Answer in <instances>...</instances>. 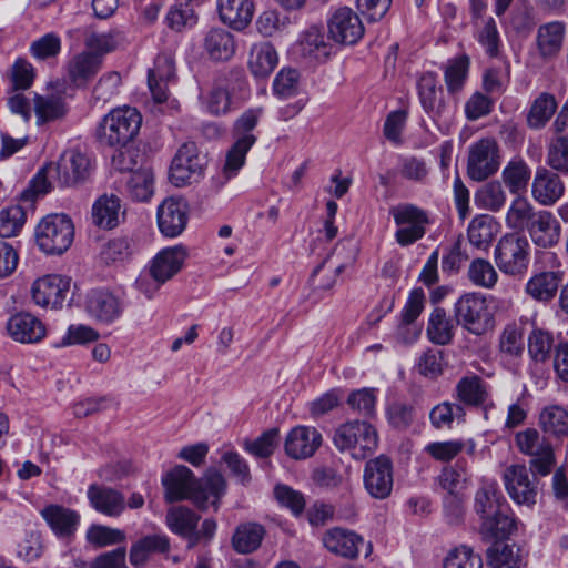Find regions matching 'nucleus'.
I'll use <instances>...</instances> for the list:
<instances>
[{
	"mask_svg": "<svg viewBox=\"0 0 568 568\" xmlns=\"http://www.w3.org/2000/svg\"><path fill=\"white\" fill-rule=\"evenodd\" d=\"M221 21L234 30L245 29L254 14L253 0H217Z\"/></svg>",
	"mask_w": 568,
	"mask_h": 568,
	"instance_id": "obj_29",
	"label": "nucleus"
},
{
	"mask_svg": "<svg viewBox=\"0 0 568 568\" xmlns=\"http://www.w3.org/2000/svg\"><path fill=\"white\" fill-rule=\"evenodd\" d=\"M565 194V184L558 173L538 168L531 183V196L542 206H552Z\"/></svg>",
	"mask_w": 568,
	"mask_h": 568,
	"instance_id": "obj_22",
	"label": "nucleus"
},
{
	"mask_svg": "<svg viewBox=\"0 0 568 568\" xmlns=\"http://www.w3.org/2000/svg\"><path fill=\"white\" fill-rule=\"evenodd\" d=\"M322 444V435L314 427L296 426L287 434L285 452L293 459H306L315 454Z\"/></svg>",
	"mask_w": 568,
	"mask_h": 568,
	"instance_id": "obj_23",
	"label": "nucleus"
},
{
	"mask_svg": "<svg viewBox=\"0 0 568 568\" xmlns=\"http://www.w3.org/2000/svg\"><path fill=\"white\" fill-rule=\"evenodd\" d=\"M84 310L88 315L102 324L110 325L123 313V301L108 288L90 290L84 297Z\"/></svg>",
	"mask_w": 568,
	"mask_h": 568,
	"instance_id": "obj_14",
	"label": "nucleus"
},
{
	"mask_svg": "<svg viewBox=\"0 0 568 568\" xmlns=\"http://www.w3.org/2000/svg\"><path fill=\"white\" fill-rule=\"evenodd\" d=\"M557 110V101L550 93L544 92L532 102L527 114L529 128L542 129Z\"/></svg>",
	"mask_w": 568,
	"mask_h": 568,
	"instance_id": "obj_46",
	"label": "nucleus"
},
{
	"mask_svg": "<svg viewBox=\"0 0 568 568\" xmlns=\"http://www.w3.org/2000/svg\"><path fill=\"white\" fill-rule=\"evenodd\" d=\"M175 77L174 59L169 53H161L154 60V67L149 70L148 85L155 102L162 103L168 99V83Z\"/></svg>",
	"mask_w": 568,
	"mask_h": 568,
	"instance_id": "obj_24",
	"label": "nucleus"
},
{
	"mask_svg": "<svg viewBox=\"0 0 568 568\" xmlns=\"http://www.w3.org/2000/svg\"><path fill=\"white\" fill-rule=\"evenodd\" d=\"M200 516L185 506H176L169 509L166 525L176 535L190 534L196 529Z\"/></svg>",
	"mask_w": 568,
	"mask_h": 568,
	"instance_id": "obj_53",
	"label": "nucleus"
},
{
	"mask_svg": "<svg viewBox=\"0 0 568 568\" xmlns=\"http://www.w3.org/2000/svg\"><path fill=\"white\" fill-rule=\"evenodd\" d=\"M165 499L169 503L191 500L200 510L212 506L220 507V499L225 494L226 480L219 471H207L199 480L194 473L184 465H176L162 477Z\"/></svg>",
	"mask_w": 568,
	"mask_h": 568,
	"instance_id": "obj_1",
	"label": "nucleus"
},
{
	"mask_svg": "<svg viewBox=\"0 0 568 568\" xmlns=\"http://www.w3.org/2000/svg\"><path fill=\"white\" fill-rule=\"evenodd\" d=\"M333 443L341 453H348L354 459L363 460L378 446V434L366 420H348L334 432Z\"/></svg>",
	"mask_w": 568,
	"mask_h": 568,
	"instance_id": "obj_3",
	"label": "nucleus"
},
{
	"mask_svg": "<svg viewBox=\"0 0 568 568\" xmlns=\"http://www.w3.org/2000/svg\"><path fill=\"white\" fill-rule=\"evenodd\" d=\"M530 244L526 236L516 233L503 236L495 248V262L507 275H523L529 264Z\"/></svg>",
	"mask_w": 568,
	"mask_h": 568,
	"instance_id": "obj_9",
	"label": "nucleus"
},
{
	"mask_svg": "<svg viewBox=\"0 0 568 568\" xmlns=\"http://www.w3.org/2000/svg\"><path fill=\"white\" fill-rule=\"evenodd\" d=\"M499 166V146L495 139L483 138L469 146L467 174L473 181H485L494 175Z\"/></svg>",
	"mask_w": 568,
	"mask_h": 568,
	"instance_id": "obj_11",
	"label": "nucleus"
},
{
	"mask_svg": "<svg viewBox=\"0 0 568 568\" xmlns=\"http://www.w3.org/2000/svg\"><path fill=\"white\" fill-rule=\"evenodd\" d=\"M507 195L498 181L488 182L475 193V204L490 212L500 211L506 204Z\"/></svg>",
	"mask_w": 568,
	"mask_h": 568,
	"instance_id": "obj_51",
	"label": "nucleus"
},
{
	"mask_svg": "<svg viewBox=\"0 0 568 568\" xmlns=\"http://www.w3.org/2000/svg\"><path fill=\"white\" fill-rule=\"evenodd\" d=\"M328 37L341 44H354L364 34L358 14L348 7H339L327 18Z\"/></svg>",
	"mask_w": 568,
	"mask_h": 568,
	"instance_id": "obj_16",
	"label": "nucleus"
},
{
	"mask_svg": "<svg viewBox=\"0 0 568 568\" xmlns=\"http://www.w3.org/2000/svg\"><path fill=\"white\" fill-rule=\"evenodd\" d=\"M300 54L317 62L325 61L331 54V44L325 40L324 33L318 27H310L297 42Z\"/></svg>",
	"mask_w": 568,
	"mask_h": 568,
	"instance_id": "obj_34",
	"label": "nucleus"
},
{
	"mask_svg": "<svg viewBox=\"0 0 568 568\" xmlns=\"http://www.w3.org/2000/svg\"><path fill=\"white\" fill-rule=\"evenodd\" d=\"M70 288V278L49 274L36 280L31 285V297L40 307L62 308Z\"/></svg>",
	"mask_w": 568,
	"mask_h": 568,
	"instance_id": "obj_17",
	"label": "nucleus"
},
{
	"mask_svg": "<svg viewBox=\"0 0 568 568\" xmlns=\"http://www.w3.org/2000/svg\"><path fill=\"white\" fill-rule=\"evenodd\" d=\"M6 331L14 342L21 344L39 343L47 334L42 321L29 312L11 315L7 321Z\"/></svg>",
	"mask_w": 568,
	"mask_h": 568,
	"instance_id": "obj_21",
	"label": "nucleus"
},
{
	"mask_svg": "<svg viewBox=\"0 0 568 568\" xmlns=\"http://www.w3.org/2000/svg\"><path fill=\"white\" fill-rule=\"evenodd\" d=\"M41 516L59 537L71 534V510L60 505H49L41 510Z\"/></svg>",
	"mask_w": 568,
	"mask_h": 568,
	"instance_id": "obj_57",
	"label": "nucleus"
},
{
	"mask_svg": "<svg viewBox=\"0 0 568 568\" xmlns=\"http://www.w3.org/2000/svg\"><path fill=\"white\" fill-rule=\"evenodd\" d=\"M467 275L474 285L483 288H493L498 281V274L493 264L484 258L473 260Z\"/></svg>",
	"mask_w": 568,
	"mask_h": 568,
	"instance_id": "obj_60",
	"label": "nucleus"
},
{
	"mask_svg": "<svg viewBox=\"0 0 568 568\" xmlns=\"http://www.w3.org/2000/svg\"><path fill=\"white\" fill-rule=\"evenodd\" d=\"M102 62L98 55L87 51L73 58V88L85 87L100 71Z\"/></svg>",
	"mask_w": 568,
	"mask_h": 568,
	"instance_id": "obj_47",
	"label": "nucleus"
},
{
	"mask_svg": "<svg viewBox=\"0 0 568 568\" xmlns=\"http://www.w3.org/2000/svg\"><path fill=\"white\" fill-rule=\"evenodd\" d=\"M154 192V175L150 169H140L130 174L126 181V193L138 202L149 201Z\"/></svg>",
	"mask_w": 568,
	"mask_h": 568,
	"instance_id": "obj_48",
	"label": "nucleus"
},
{
	"mask_svg": "<svg viewBox=\"0 0 568 568\" xmlns=\"http://www.w3.org/2000/svg\"><path fill=\"white\" fill-rule=\"evenodd\" d=\"M141 124L142 115L135 108H115L99 123L97 139L104 146H126L138 135Z\"/></svg>",
	"mask_w": 568,
	"mask_h": 568,
	"instance_id": "obj_2",
	"label": "nucleus"
},
{
	"mask_svg": "<svg viewBox=\"0 0 568 568\" xmlns=\"http://www.w3.org/2000/svg\"><path fill=\"white\" fill-rule=\"evenodd\" d=\"M499 230L500 225L494 216L479 214L470 221L467 227V237L474 247L486 251Z\"/></svg>",
	"mask_w": 568,
	"mask_h": 568,
	"instance_id": "obj_33",
	"label": "nucleus"
},
{
	"mask_svg": "<svg viewBox=\"0 0 568 568\" xmlns=\"http://www.w3.org/2000/svg\"><path fill=\"white\" fill-rule=\"evenodd\" d=\"M541 430L551 437L568 436V408L559 404H549L541 408L538 417Z\"/></svg>",
	"mask_w": 568,
	"mask_h": 568,
	"instance_id": "obj_36",
	"label": "nucleus"
},
{
	"mask_svg": "<svg viewBox=\"0 0 568 568\" xmlns=\"http://www.w3.org/2000/svg\"><path fill=\"white\" fill-rule=\"evenodd\" d=\"M204 171V161L193 142L181 145L170 166V181L178 187L196 182Z\"/></svg>",
	"mask_w": 568,
	"mask_h": 568,
	"instance_id": "obj_13",
	"label": "nucleus"
},
{
	"mask_svg": "<svg viewBox=\"0 0 568 568\" xmlns=\"http://www.w3.org/2000/svg\"><path fill=\"white\" fill-rule=\"evenodd\" d=\"M88 497L94 509L106 516H119L125 508L123 495L109 487L90 486Z\"/></svg>",
	"mask_w": 568,
	"mask_h": 568,
	"instance_id": "obj_35",
	"label": "nucleus"
},
{
	"mask_svg": "<svg viewBox=\"0 0 568 568\" xmlns=\"http://www.w3.org/2000/svg\"><path fill=\"white\" fill-rule=\"evenodd\" d=\"M121 203L116 195L104 194L92 205L93 224L100 229L112 230L120 223Z\"/></svg>",
	"mask_w": 568,
	"mask_h": 568,
	"instance_id": "obj_38",
	"label": "nucleus"
},
{
	"mask_svg": "<svg viewBox=\"0 0 568 568\" xmlns=\"http://www.w3.org/2000/svg\"><path fill=\"white\" fill-rule=\"evenodd\" d=\"M186 255V250L182 245L161 250L150 263L149 275L141 274L138 277V290L151 297L162 284L181 271Z\"/></svg>",
	"mask_w": 568,
	"mask_h": 568,
	"instance_id": "obj_4",
	"label": "nucleus"
},
{
	"mask_svg": "<svg viewBox=\"0 0 568 568\" xmlns=\"http://www.w3.org/2000/svg\"><path fill=\"white\" fill-rule=\"evenodd\" d=\"M397 226L395 240L400 246H409L427 232L430 224L429 214L424 209L413 203H400L389 210Z\"/></svg>",
	"mask_w": 568,
	"mask_h": 568,
	"instance_id": "obj_6",
	"label": "nucleus"
},
{
	"mask_svg": "<svg viewBox=\"0 0 568 568\" xmlns=\"http://www.w3.org/2000/svg\"><path fill=\"white\" fill-rule=\"evenodd\" d=\"M156 220L160 232L166 237L179 236L186 227L189 205L181 197H168L158 206Z\"/></svg>",
	"mask_w": 568,
	"mask_h": 568,
	"instance_id": "obj_19",
	"label": "nucleus"
},
{
	"mask_svg": "<svg viewBox=\"0 0 568 568\" xmlns=\"http://www.w3.org/2000/svg\"><path fill=\"white\" fill-rule=\"evenodd\" d=\"M444 568H483V560L471 548L462 546L448 552Z\"/></svg>",
	"mask_w": 568,
	"mask_h": 568,
	"instance_id": "obj_64",
	"label": "nucleus"
},
{
	"mask_svg": "<svg viewBox=\"0 0 568 568\" xmlns=\"http://www.w3.org/2000/svg\"><path fill=\"white\" fill-rule=\"evenodd\" d=\"M134 253V242L125 236L105 242L99 252V262L103 265H119L128 262Z\"/></svg>",
	"mask_w": 568,
	"mask_h": 568,
	"instance_id": "obj_40",
	"label": "nucleus"
},
{
	"mask_svg": "<svg viewBox=\"0 0 568 568\" xmlns=\"http://www.w3.org/2000/svg\"><path fill=\"white\" fill-rule=\"evenodd\" d=\"M377 389L364 387L353 390L347 397V405L365 418H372L376 413Z\"/></svg>",
	"mask_w": 568,
	"mask_h": 568,
	"instance_id": "obj_61",
	"label": "nucleus"
},
{
	"mask_svg": "<svg viewBox=\"0 0 568 568\" xmlns=\"http://www.w3.org/2000/svg\"><path fill=\"white\" fill-rule=\"evenodd\" d=\"M165 21L171 29L182 31L185 28L194 27L197 22V16L193 4L189 2H179L170 8L166 13Z\"/></svg>",
	"mask_w": 568,
	"mask_h": 568,
	"instance_id": "obj_63",
	"label": "nucleus"
},
{
	"mask_svg": "<svg viewBox=\"0 0 568 568\" xmlns=\"http://www.w3.org/2000/svg\"><path fill=\"white\" fill-rule=\"evenodd\" d=\"M487 560L490 568H523L524 552L515 544H494L487 550Z\"/></svg>",
	"mask_w": 568,
	"mask_h": 568,
	"instance_id": "obj_39",
	"label": "nucleus"
},
{
	"mask_svg": "<svg viewBox=\"0 0 568 568\" xmlns=\"http://www.w3.org/2000/svg\"><path fill=\"white\" fill-rule=\"evenodd\" d=\"M499 352L509 359L520 357L524 353V337L516 324L505 326L499 336Z\"/></svg>",
	"mask_w": 568,
	"mask_h": 568,
	"instance_id": "obj_58",
	"label": "nucleus"
},
{
	"mask_svg": "<svg viewBox=\"0 0 568 568\" xmlns=\"http://www.w3.org/2000/svg\"><path fill=\"white\" fill-rule=\"evenodd\" d=\"M508 505L495 480L483 479L475 494L474 509L481 520Z\"/></svg>",
	"mask_w": 568,
	"mask_h": 568,
	"instance_id": "obj_31",
	"label": "nucleus"
},
{
	"mask_svg": "<svg viewBox=\"0 0 568 568\" xmlns=\"http://www.w3.org/2000/svg\"><path fill=\"white\" fill-rule=\"evenodd\" d=\"M120 32L110 30L108 32L88 31L84 37V45L87 52L98 55L100 62L105 54L114 51L120 44Z\"/></svg>",
	"mask_w": 568,
	"mask_h": 568,
	"instance_id": "obj_49",
	"label": "nucleus"
},
{
	"mask_svg": "<svg viewBox=\"0 0 568 568\" xmlns=\"http://www.w3.org/2000/svg\"><path fill=\"white\" fill-rule=\"evenodd\" d=\"M263 526L255 523L240 525L232 537L233 548L240 554H250L256 550L264 537Z\"/></svg>",
	"mask_w": 568,
	"mask_h": 568,
	"instance_id": "obj_45",
	"label": "nucleus"
},
{
	"mask_svg": "<svg viewBox=\"0 0 568 568\" xmlns=\"http://www.w3.org/2000/svg\"><path fill=\"white\" fill-rule=\"evenodd\" d=\"M565 32V23L561 21L547 22L538 28L536 42L541 58L550 60L559 54Z\"/></svg>",
	"mask_w": 568,
	"mask_h": 568,
	"instance_id": "obj_32",
	"label": "nucleus"
},
{
	"mask_svg": "<svg viewBox=\"0 0 568 568\" xmlns=\"http://www.w3.org/2000/svg\"><path fill=\"white\" fill-rule=\"evenodd\" d=\"M516 445L520 453L531 457L529 468L536 476H547L555 465L552 446L535 428H527L516 434Z\"/></svg>",
	"mask_w": 568,
	"mask_h": 568,
	"instance_id": "obj_10",
	"label": "nucleus"
},
{
	"mask_svg": "<svg viewBox=\"0 0 568 568\" xmlns=\"http://www.w3.org/2000/svg\"><path fill=\"white\" fill-rule=\"evenodd\" d=\"M36 240L45 254H63L71 246V219L63 213L44 216L37 225Z\"/></svg>",
	"mask_w": 568,
	"mask_h": 568,
	"instance_id": "obj_7",
	"label": "nucleus"
},
{
	"mask_svg": "<svg viewBox=\"0 0 568 568\" xmlns=\"http://www.w3.org/2000/svg\"><path fill=\"white\" fill-rule=\"evenodd\" d=\"M456 397L469 406H479L486 403L488 390L484 381L476 375L463 377L456 385Z\"/></svg>",
	"mask_w": 568,
	"mask_h": 568,
	"instance_id": "obj_41",
	"label": "nucleus"
},
{
	"mask_svg": "<svg viewBox=\"0 0 568 568\" xmlns=\"http://www.w3.org/2000/svg\"><path fill=\"white\" fill-rule=\"evenodd\" d=\"M455 324L444 308H435L428 320L427 337L436 345H447L453 341Z\"/></svg>",
	"mask_w": 568,
	"mask_h": 568,
	"instance_id": "obj_42",
	"label": "nucleus"
},
{
	"mask_svg": "<svg viewBox=\"0 0 568 568\" xmlns=\"http://www.w3.org/2000/svg\"><path fill=\"white\" fill-rule=\"evenodd\" d=\"M469 70V58L466 54L447 61L444 79L450 94L459 92L465 84Z\"/></svg>",
	"mask_w": 568,
	"mask_h": 568,
	"instance_id": "obj_52",
	"label": "nucleus"
},
{
	"mask_svg": "<svg viewBox=\"0 0 568 568\" xmlns=\"http://www.w3.org/2000/svg\"><path fill=\"white\" fill-rule=\"evenodd\" d=\"M475 38L487 55L496 58L499 54L501 39L493 17L485 19L483 26L477 30Z\"/></svg>",
	"mask_w": 568,
	"mask_h": 568,
	"instance_id": "obj_62",
	"label": "nucleus"
},
{
	"mask_svg": "<svg viewBox=\"0 0 568 568\" xmlns=\"http://www.w3.org/2000/svg\"><path fill=\"white\" fill-rule=\"evenodd\" d=\"M278 63L275 48L270 42L253 44L248 55V69L255 78H267Z\"/></svg>",
	"mask_w": 568,
	"mask_h": 568,
	"instance_id": "obj_37",
	"label": "nucleus"
},
{
	"mask_svg": "<svg viewBox=\"0 0 568 568\" xmlns=\"http://www.w3.org/2000/svg\"><path fill=\"white\" fill-rule=\"evenodd\" d=\"M68 90L67 81L58 80L50 84L49 92L45 95L36 94L34 113L38 124L58 120L67 114Z\"/></svg>",
	"mask_w": 568,
	"mask_h": 568,
	"instance_id": "obj_18",
	"label": "nucleus"
},
{
	"mask_svg": "<svg viewBox=\"0 0 568 568\" xmlns=\"http://www.w3.org/2000/svg\"><path fill=\"white\" fill-rule=\"evenodd\" d=\"M531 170L523 159L510 160L501 172V178L511 194L524 192L530 180Z\"/></svg>",
	"mask_w": 568,
	"mask_h": 568,
	"instance_id": "obj_44",
	"label": "nucleus"
},
{
	"mask_svg": "<svg viewBox=\"0 0 568 568\" xmlns=\"http://www.w3.org/2000/svg\"><path fill=\"white\" fill-rule=\"evenodd\" d=\"M170 550V539L164 534L146 535L130 548V564L134 568H143L153 555H164Z\"/></svg>",
	"mask_w": 568,
	"mask_h": 568,
	"instance_id": "obj_28",
	"label": "nucleus"
},
{
	"mask_svg": "<svg viewBox=\"0 0 568 568\" xmlns=\"http://www.w3.org/2000/svg\"><path fill=\"white\" fill-rule=\"evenodd\" d=\"M262 109H250L241 114L233 126L234 143L226 154L224 173L227 178L236 175L244 165L247 152L256 142L253 130L258 123Z\"/></svg>",
	"mask_w": 568,
	"mask_h": 568,
	"instance_id": "obj_5",
	"label": "nucleus"
},
{
	"mask_svg": "<svg viewBox=\"0 0 568 568\" xmlns=\"http://www.w3.org/2000/svg\"><path fill=\"white\" fill-rule=\"evenodd\" d=\"M465 409L458 403L442 402L434 406L429 413L430 424L436 429H450L453 423L464 420Z\"/></svg>",
	"mask_w": 568,
	"mask_h": 568,
	"instance_id": "obj_50",
	"label": "nucleus"
},
{
	"mask_svg": "<svg viewBox=\"0 0 568 568\" xmlns=\"http://www.w3.org/2000/svg\"><path fill=\"white\" fill-rule=\"evenodd\" d=\"M364 485L368 494L377 499L389 496L393 488V465L385 455L371 459L364 468Z\"/></svg>",
	"mask_w": 568,
	"mask_h": 568,
	"instance_id": "obj_20",
	"label": "nucleus"
},
{
	"mask_svg": "<svg viewBox=\"0 0 568 568\" xmlns=\"http://www.w3.org/2000/svg\"><path fill=\"white\" fill-rule=\"evenodd\" d=\"M458 325L469 333L480 335L485 332L488 320V306L480 293H466L454 305Z\"/></svg>",
	"mask_w": 568,
	"mask_h": 568,
	"instance_id": "obj_12",
	"label": "nucleus"
},
{
	"mask_svg": "<svg viewBox=\"0 0 568 568\" xmlns=\"http://www.w3.org/2000/svg\"><path fill=\"white\" fill-rule=\"evenodd\" d=\"M517 530V520L509 505L488 516L480 523L479 532L485 539H506Z\"/></svg>",
	"mask_w": 568,
	"mask_h": 568,
	"instance_id": "obj_30",
	"label": "nucleus"
},
{
	"mask_svg": "<svg viewBox=\"0 0 568 568\" xmlns=\"http://www.w3.org/2000/svg\"><path fill=\"white\" fill-rule=\"evenodd\" d=\"M505 489L511 500L517 505L532 507L537 501L538 485L530 479L525 465H510L503 475Z\"/></svg>",
	"mask_w": 568,
	"mask_h": 568,
	"instance_id": "obj_15",
	"label": "nucleus"
},
{
	"mask_svg": "<svg viewBox=\"0 0 568 568\" xmlns=\"http://www.w3.org/2000/svg\"><path fill=\"white\" fill-rule=\"evenodd\" d=\"M419 102L423 110L440 128L447 125L454 116L455 110L444 95L435 72H425L417 82Z\"/></svg>",
	"mask_w": 568,
	"mask_h": 568,
	"instance_id": "obj_8",
	"label": "nucleus"
},
{
	"mask_svg": "<svg viewBox=\"0 0 568 568\" xmlns=\"http://www.w3.org/2000/svg\"><path fill=\"white\" fill-rule=\"evenodd\" d=\"M300 72L296 69L283 68L274 78L273 93L278 99H290L300 92Z\"/></svg>",
	"mask_w": 568,
	"mask_h": 568,
	"instance_id": "obj_59",
	"label": "nucleus"
},
{
	"mask_svg": "<svg viewBox=\"0 0 568 568\" xmlns=\"http://www.w3.org/2000/svg\"><path fill=\"white\" fill-rule=\"evenodd\" d=\"M322 540L328 551L348 559L357 557L359 546L364 545L358 534L339 527L328 529Z\"/></svg>",
	"mask_w": 568,
	"mask_h": 568,
	"instance_id": "obj_27",
	"label": "nucleus"
},
{
	"mask_svg": "<svg viewBox=\"0 0 568 568\" xmlns=\"http://www.w3.org/2000/svg\"><path fill=\"white\" fill-rule=\"evenodd\" d=\"M527 231L537 246L547 248L559 242L561 227L551 212L541 210L534 215Z\"/></svg>",
	"mask_w": 568,
	"mask_h": 568,
	"instance_id": "obj_25",
	"label": "nucleus"
},
{
	"mask_svg": "<svg viewBox=\"0 0 568 568\" xmlns=\"http://www.w3.org/2000/svg\"><path fill=\"white\" fill-rule=\"evenodd\" d=\"M203 51L212 61H229L236 52L234 36L223 28H211L203 38Z\"/></svg>",
	"mask_w": 568,
	"mask_h": 568,
	"instance_id": "obj_26",
	"label": "nucleus"
},
{
	"mask_svg": "<svg viewBox=\"0 0 568 568\" xmlns=\"http://www.w3.org/2000/svg\"><path fill=\"white\" fill-rule=\"evenodd\" d=\"M559 278L555 272H541L531 276L525 286V292L536 301L552 300L558 290Z\"/></svg>",
	"mask_w": 568,
	"mask_h": 568,
	"instance_id": "obj_43",
	"label": "nucleus"
},
{
	"mask_svg": "<svg viewBox=\"0 0 568 568\" xmlns=\"http://www.w3.org/2000/svg\"><path fill=\"white\" fill-rule=\"evenodd\" d=\"M536 213L534 206L526 197L517 196L511 201L506 213V225L511 230L528 229Z\"/></svg>",
	"mask_w": 568,
	"mask_h": 568,
	"instance_id": "obj_54",
	"label": "nucleus"
},
{
	"mask_svg": "<svg viewBox=\"0 0 568 568\" xmlns=\"http://www.w3.org/2000/svg\"><path fill=\"white\" fill-rule=\"evenodd\" d=\"M397 173L406 181L425 184L429 169L424 159L415 155H406L398 159Z\"/></svg>",
	"mask_w": 568,
	"mask_h": 568,
	"instance_id": "obj_56",
	"label": "nucleus"
},
{
	"mask_svg": "<svg viewBox=\"0 0 568 568\" xmlns=\"http://www.w3.org/2000/svg\"><path fill=\"white\" fill-rule=\"evenodd\" d=\"M554 348V335L551 332L536 327L528 336V354L532 361L545 363L550 358Z\"/></svg>",
	"mask_w": 568,
	"mask_h": 568,
	"instance_id": "obj_55",
	"label": "nucleus"
}]
</instances>
